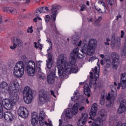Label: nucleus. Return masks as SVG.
I'll return each instance as SVG.
<instances>
[{"mask_svg": "<svg viewBox=\"0 0 126 126\" xmlns=\"http://www.w3.org/2000/svg\"><path fill=\"white\" fill-rule=\"evenodd\" d=\"M100 4H102V5H103V6H104V7H106V4H105V3L104 2L102 1H100Z\"/></svg>", "mask_w": 126, "mask_h": 126, "instance_id": "obj_59", "label": "nucleus"}, {"mask_svg": "<svg viewBox=\"0 0 126 126\" xmlns=\"http://www.w3.org/2000/svg\"><path fill=\"white\" fill-rule=\"evenodd\" d=\"M36 69L39 73H41V67H36Z\"/></svg>", "mask_w": 126, "mask_h": 126, "instance_id": "obj_55", "label": "nucleus"}, {"mask_svg": "<svg viewBox=\"0 0 126 126\" xmlns=\"http://www.w3.org/2000/svg\"><path fill=\"white\" fill-rule=\"evenodd\" d=\"M111 59L112 62H120V55L116 52H112L111 53Z\"/></svg>", "mask_w": 126, "mask_h": 126, "instance_id": "obj_23", "label": "nucleus"}, {"mask_svg": "<svg viewBox=\"0 0 126 126\" xmlns=\"http://www.w3.org/2000/svg\"><path fill=\"white\" fill-rule=\"evenodd\" d=\"M42 13H45L46 11L49 10V8L48 7H42L40 8Z\"/></svg>", "mask_w": 126, "mask_h": 126, "instance_id": "obj_38", "label": "nucleus"}, {"mask_svg": "<svg viewBox=\"0 0 126 126\" xmlns=\"http://www.w3.org/2000/svg\"><path fill=\"white\" fill-rule=\"evenodd\" d=\"M36 69V65L35 62L33 61H30L28 63L27 66V71L29 76H34L35 75V70Z\"/></svg>", "mask_w": 126, "mask_h": 126, "instance_id": "obj_9", "label": "nucleus"}, {"mask_svg": "<svg viewBox=\"0 0 126 126\" xmlns=\"http://www.w3.org/2000/svg\"><path fill=\"white\" fill-rule=\"evenodd\" d=\"M100 117H101V121H105L106 120V116H107V112L105 109H101L98 113Z\"/></svg>", "mask_w": 126, "mask_h": 126, "instance_id": "obj_27", "label": "nucleus"}, {"mask_svg": "<svg viewBox=\"0 0 126 126\" xmlns=\"http://www.w3.org/2000/svg\"><path fill=\"white\" fill-rule=\"evenodd\" d=\"M45 119H46V113H45L44 111H41L38 118L40 126H43L44 125H46V126H53V125H52V121H50L49 123H48L46 121H45Z\"/></svg>", "mask_w": 126, "mask_h": 126, "instance_id": "obj_11", "label": "nucleus"}, {"mask_svg": "<svg viewBox=\"0 0 126 126\" xmlns=\"http://www.w3.org/2000/svg\"><path fill=\"white\" fill-rule=\"evenodd\" d=\"M111 41V39L109 38V37L106 38V42H110Z\"/></svg>", "mask_w": 126, "mask_h": 126, "instance_id": "obj_63", "label": "nucleus"}, {"mask_svg": "<svg viewBox=\"0 0 126 126\" xmlns=\"http://www.w3.org/2000/svg\"><path fill=\"white\" fill-rule=\"evenodd\" d=\"M31 124L32 126H36L38 124V113L33 112L32 114Z\"/></svg>", "mask_w": 126, "mask_h": 126, "instance_id": "obj_22", "label": "nucleus"}, {"mask_svg": "<svg viewBox=\"0 0 126 126\" xmlns=\"http://www.w3.org/2000/svg\"><path fill=\"white\" fill-rule=\"evenodd\" d=\"M38 77L40 79H45L46 78V76H45V75L44 74L42 75V73L38 74Z\"/></svg>", "mask_w": 126, "mask_h": 126, "instance_id": "obj_40", "label": "nucleus"}, {"mask_svg": "<svg viewBox=\"0 0 126 126\" xmlns=\"http://www.w3.org/2000/svg\"><path fill=\"white\" fill-rule=\"evenodd\" d=\"M82 44V41L80 40L78 44H77L78 47H80L81 46V44Z\"/></svg>", "mask_w": 126, "mask_h": 126, "instance_id": "obj_58", "label": "nucleus"}, {"mask_svg": "<svg viewBox=\"0 0 126 126\" xmlns=\"http://www.w3.org/2000/svg\"><path fill=\"white\" fill-rule=\"evenodd\" d=\"M27 32L33 33V29H32V27L29 28L28 30H27Z\"/></svg>", "mask_w": 126, "mask_h": 126, "instance_id": "obj_45", "label": "nucleus"}, {"mask_svg": "<svg viewBox=\"0 0 126 126\" xmlns=\"http://www.w3.org/2000/svg\"><path fill=\"white\" fill-rule=\"evenodd\" d=\"M52 71L47 70V81L49 84H53L55 81V77L59 78L61 77L56 76V68H54Z\"/></svg>", "mask_w": 126, "mask_h": 126, "instance_id": "obj_10", "label": "nucleus"}, {"mask_svg": "<svg viewBox=\"0 0 126 126\" xmlns=\"http://www.w3.org/2000/svg\"><path fill=\"white\" fill-rule=\"evenodd\" d=\"M81 98H82V96L79 95L78 93L75 92L74 96L71 97V99L74 102H76L77 101H81L82 100Z\"/></svg>", "mask_w": 126, "mask_h": 126, "instance_id": "obj_24", "label": "nucleus"}, {"mask_svg": "<svg viewBox=\"0 0 126 126\" xmlns=\"http://www.w3.org/2000/svg\"><path fill=\"white\" fill-rule=\"evenodd\" d=\"M97 107H98V105L96 103H94L92 106L91 110L90 112V117H89V119H91L93 120H94V118L97 115V111L98 110Z\"/></svg>", "mask_w": 126, "mask_h": 126, "instance_id": "obj_16", "label": "nucleus"}, {"mask_svg": "<svg viewBox=\"0 0 126 126\" xmlns=\"http://www.w3.org/2000/svg\"><path fill=\"white\" fill-rule=\"evenodd\" d=\"M38 47L39 48L40 50H42V44H40V43H38Z\"/></svg>", "mask_w": 126, "mask_h": 126, "instance_id": "obj_62", "label": "nucleus"}, {"mask_svg": "<svg viewBox=\"0 0 126 126\" xmlns=\"http://www.w3.org/2000/svg\"><path fill=\"white\" fill-rule=\"evenodd\" d=\"M126 100L124 99L121 101L120 105L117 112L118 114H123V113H125V112H126Z\"/></svg>", "mask_w": 126, "mask_h": 126, "instance_id": "obj_17", "label": "nucleus"}, {"mask_svg": "<svg viewBox=\"0 0 126 126\" xmlns=\"http://www.w3.org/2000/svg\"><path fill=\"white\" fill-rule=\"evenodd\" d=\"M53 66V58L52 57H48V59L46 61V66L47 68V69H46V72H47V70H49V71H52V69H54V68H52V66ZM51 68H52L51 69Z\"/></svg>", "mask_w": 126, "mask_h": 126, "instance_id": "obj_20", "label": "nucleus"}, {"mask_svg": "<svg viewBox=\"0 0 126 126\" xmlns=\"http://www.w3.org/2000/svg\"><path fill=\"white\" fill-rule=\"evenodd\" d=\"M57 68L59 77H61V78L69 72L76 73L78 71V68L75 65V63H71V60H70V63L68 64L66 62V56L63 54H60L58 58Z\"/></svg>", "mask_w": 126, "mask_h": 126, "instance_id": "obj_2", "label": "nucleus"}, {"mask_svg": "<svg viewBox=\"0 0 126 126\" xmlns=\"http://www.w3.org/2000/svg\"><path fill=\"white\" fill-rule=\"evenodd\" d=\"M86 9V6L84 4H82V6H81L80 11H84Z\"/></svg>", "mask_w": 126, "mask_h": 126, "instance_id": "obj_43", "label": "nucleus"}, {"mask_svg": "<svg viewBox=\"0 0 126 126\" xmlns=\"http://www.w3.org/2000/svg\"><path fill=\"white\" fill-rule=\"evenodd\" d=\"M46 42L47 43H50V44H52V41H51V39L49 38H47Z\"/></svg>", "mask_w": 126, "mask_h": 126, "instance_id": "obj_53", "label": "nucleus"}, {"mask_svg": "<svg viewBox=\"0 0 126 126\" xmlns=\"http://www.w3.org/2000/svg\"><path fill=\"white\" fill-rule=\"evenodd\" d=\"M121 38H124V36H125V32H124V31H121Z\"/></svg>", "mask_w": 126, "mask_h": 126, "instance_id": "obj_49", "label": "nucleus"}, {"mask_svg": "<svg viewBox=\"0 0 126 126\" xmlns=\"http://www.w3.org/2000/svg\"><path fill=\"white\" fill-rule=\"evenodd\" d=\"M37 17H35V18H34V19H33V21L34 22H37Z\"/></svg>", "mask_w": 126, "mask_h": 126, "instance_id": "obj_64", "label": "nucleus"}, {"mask_svg": "<svg viewBox=\"0 0 126 126\" xmlns=\"http://www.w3.org/2000/svg\"><path fill=\"white\" fill-rule=\"evenodd\" d=\"M88 118V114L85 113L82 114V117L79 120L78 122V126H83L85 125V123L87 121V118Z\"/></svg>", "mask_w": 126, "mask_h": 126, "instance_id": "obj_18", "label": "nucleus"}, {"mask_svg": "<svg viewBox=\"0 0 126 126\" xmlns=\"http://www.w3.org/2000/svg\"><path fill=\"white\" fill-rule=\"evenodd\" d=\"M118 42H121V37H117L115 38V44L118 43Z\"/></svg>", "mask_w": 126, "mask_h": 126, "instance_id": "obj_47", "label": "nucleus"}, {"mask_svg": "<svg viewBox=\"0 0 126 126\" xmlns=\"http://www.w3.org/2000/svg\"><path fill=\"white\" fill-rule=\"evenodd\" d=\"M19 99V96L18 94H17V93H15L13 94L10 99H4L2 101V104L5 110H7L8 111H10L13 108V106L17 103Z\"/></svg>", "mask_w": 126, "mask_h": 126, "instance_id": "obj_3", "label": "nucleus"}, {"mask_svg": "<svg viewBox=\"0 0 126 126\" xmlns=\"http://www.w3.org/2000/svg\"><path fill=\"white\" fill-rule=\"evenodd\" d=\"M101 20H102V17L101 16L98 17V19L95 20V22L94 25L96 26L97 25V24H96V22H100V21H101Z\"/></svg>", "mask_w": 126, "mask_h": 126, "instance_id": "obj_41", "label": "nucleus"}, {"mask_svg": "<svg viewBox=\"0 0 126 126\" xmlns=\"http://www.w3.org/2000/svg\"><path fill=\"white\" fill-rule=\"evenodd\" d=\"M61 6H60L52 5V6L51 13L52 14L51 15V19L54 23L55 26H56V23L55 21H56V18L57 17V15L58 14V9H59V8Z\"/></svg>", "mask_w": 126, "mask_h": 126, "instance_id": "obj_14", "label": "nucleus"}, {"mask_svg": "<svg viewBox=\"0 0 126 126\" xmlns=\"http://www.w3.org/2000/svg\"><path fill=\"white\" fill-rule=\"evenodd\" d=\"M94 73V77L93 78V73L92 72H90V74H91L90 76V81H89V85L90 87H94L96 88L97 87V85L95 84V81L97 80L98 77H99V69L97 68V67H95L94 69H92Z\"/></svg>", "mask_w": 126, "mask_h": 126, "instance_id": "obj_7", "label": "nucleus"}, {"mask_svg": "<svg viewBox=\"0 0 126 126\" xmlns=\"http://www.w3.org/2000/svg\"><path fill=\"white\" fill-rule=\"evenodd\" d=\"M35 13H36L35 15L36 16H38V15H39V14H40V13H42V11L41 10V8H38L37 9H36Z\"/></svg>", "mask_w": 126, "mask_h": 126, "instance_id": "obj_39", "label": "nucleus"}, {"mask_svg": "<svg viewBox=\"0 0 126 126\" xmlns=\"http://www.w3.org/2000/svg\"><path fill=\"white\" fill-rule=\"evenodd\" d=\"M84 109H85V108H84V107L82 106V107H80V108H79V111H83V110H84Z\"/></svg>", "mask_w": 126, "mask_h": 126, "instance_id": "obj_60", "label": "nucleus"}, {"mask_svg": "<svg viewBox=\"0 0 126 126\" xmlns=\"http://www.w3.org/2000/svg\"><path fill=\"white\" fill-rule=\"evenodd\" d=\"M104 45H107V46H110V43L108 42H104Z\"/></svg>", "mask_w": 126, "mask_h": 126, "instance_id": "obj_61", "label": "nucleus"}, {"mask_svg": "<svg viewBox=\"0 0 126 126\" xmlns=\"http://www.w3.org/2000/svg\"><path fill=\"white\" fill-rule=\"evenodd\" d=\"M117 19H116V20H119V18H122V15H120V14H119L118 16H117Z\"/></svg>", "mask_w": 126, "mask_h": 126, "instance_id": "obj_56", "label": "nucleus"}, {"mask_svg": "<svg viewBox=\"0 0 126 126\" xmlns=\"http://www.w3.org/2000/svg\"><path fill=\"white\" fill-rule=\"evenodd\" d=\"M84 93L88 97H90V88L87 84H86L84 87Z\"/></svg>", "mask_w": 126, "mask_h": 126, "instance_id": "obj_25", "label": "nucleus"}, {"mask_svg": "<svg viewBox=\"0 0 126 126\" xmlns=\"http://www.w3.org/2000/svg\"><path fill=\"white\" fill-rule=\"evenodd\" d=\"M92 126H101V125L98 124V122L94 121L92 124Z\"/></svg>", "mask_w": 126, "mask_h": 126, "instance_id": "obj_42", "label": "nucleus"}, {"mask_svg": "<svg viewBox=\"0 0 126 126\" xmlns=\"http://www.w3.org/2000/svg\"><path fill=\"white\" fill-rule=\"evenodd\" d=\"M23 45V42H22V41L21 40V39H20V38H17L16 41L14 42L13 46H10V48L11 50H15L17 46H19V47H22Z\"/></svg>", "mask_w": 126, "mask_h": 126, "instance_id": "obj_19", "label": "nucleus"}, {"mask_svg": "<svg viewBox=\"0 0 126 126\" xmlns=\"http://www.w3.org/2000/svg\"><path fill=\"white\" fill-rule=\"evenodd\" d=\"M39 101L41 104L48 103V102H49L50 99H51L50 96L48 95L46 93V92L44 91H41L39 92Z\"/></svg>", "mask_w": 126, "mask_h": 126, "instance_id": "obj_12", "label": "nucleus"}, {"mask_svg": "<svg viewBox=\"0 0 126 126\" xmlns=\"http://www.w3.org/2000/svg\"><path fill=\"white\" fill-rule=\"evenodd\" d=\"M107 95V94L105 93H102L100 96V99L99 100V103L101 106H104L105 105V96Z\"/></svg>", "mask_w": 126, "mask_h": 126, "instance_id": "obj_29", "label": "nucleus"}, {"mask_svg": "<svg viewBox=\"0 0 126 126\" xmlns=\"http://www.w3.org/2000/svg\"><path fill=\"white\" fill-rule=\"evenodd\" d=\"M24 100L26 104H30L33 99V94L30 87L27 86L24 88L23 91Z\"/></svg>", "mask_w": 126, "mask_h": 126, "instance_id": "obj_5", "label": "nucleus"}, {"mask_svg": "<svg viewBox=\"0 0 126 126\" xmlns=\"http://www.w3.org/2000/svg\"><path fill=\"white\" fill-rule=\"evenodd\" d=\"M121 80L123 81H126V73L121 74Z\"/></svg>", "mask_w": 126, "mask_h": 126, "instance_id": "obj_36", "label": "nucleus"}, {"mask_svg": "<svg viewBox=\"0 0 126 126\" xmlns=\"http://www.w3.org/2000/svg\"><path fill=\"white\" fill-rule=\"evenodd\" d=\"M18 25H19V26H20L21 27L22 26H23V23H22V22H21V21H19Z\"/></svg>", "mask_w": 126, "mask_h": 126, "instance_id": "obj_52", "label": "nucleus"}, {"mask_svg": "<svg viewBox=\"0 0 126 126\" xmlns=\"http://www.w3.org/2000/svg\"><path fill=\"white\" fill-rule=\"evenodd\" d=\"M116 126H126V123H123L122 124L117 123Z\"/></svg>", "mask_w": 126, "mask_h": 126, "instance_id": "obj_48", "label": "nucleus"}, {"mask_svg": "<svg viewBox=\"0 0 126 126\" xmlns=\"http://www.w3.org/2000/svg\"><path fill=\"white\" fill-rule=\"evenodd\" d=\"M45 20L47 23L49 22V21L50 20V16L49 15H47L46 17H45Z\"/></svg>", "mask_w": 126, "mask_h": 126, "instance_id": "obj_44", "label": "nucleus"}, {"mask_svg": "<svg viewBox=\"0 0 126 126\" xmlns=\"http://www.w3.org/2000/svg\"><path fill=\"white\" fill-rule=\"evenodd\" d=\"M114 85H112L110 86V88L111 90V95L110 93L108 94L107 96L106 97V99L107 100L106 103V106L107 108H110L111 107L112 104L114 103V101L115 99H116V97H117V88H118V85L117 83L115 82L114 83Z\"/></svg>", "mask_w": 126, "mask_h": 126, "instance_id": "obj_4", "label": "nucleus"}, {"mask_svg": "<svg viewBox=\"0 0 126 126\" xmlns=\"http://www.w3.org/2000/svg\"><path fill=\"white\" fill-rule=\"evenodd\" d=\"M62 125H63V120H62V119H60L59 126H62Z\"/></svg>", "mask_w": 126, "mask_h": 126, "instance_id": "obj_54", "label": "nucleus"}, {"mask_svg": "<svg viewBox=\"0 0 126 126\" xmlns=\"http://www.w3.org/2000/svg\"><path fill=\"white\" fill-rule=\"evenodd\" d=\"M13 73L16 77H21L24 74V64L22 62H19L16 64Z\"/></svg>", "mask_w": 126, "mask_h": 126, "instance_id": "obj_6", "label": "nucleus"}, {"mask_svg": "<svg viewBox=\"0 0 126 126\" xmlns=\"http://www.w3.org/2000/svg\"><path fill=\"white\" fill-rule=\"evenodd\" d=\"M43 28L42 27H40L39 28H38L37 29V32H38V33H40V31H41V30H42Z\"/></svg>", "mask_w": 126, "mask_h": 126, "instance_id": "obj_50", "label": "nucleus"}, {"mask_svg": "<svg viewBox=\"0 0 126 126\" xmlns=\"http://www.w3.org/2000/svg\"><path fill=\"white\" fill-rule=\"evenodd\" d=\"M119 64H120V62H112L113 68L114 69H117L119 67Z\"/></svg>", "mask_w": 126, "mask_h": 126, "instance_id": "obj_34", "label": "nucleus"}, {"mask_svg": "<svg viewBox=\"0 0 126 126\" xmlns=\"http://www.w3.org/2000/svg\"><path fill=\"white\" fill-rule=\"evenodd\" d=\"M18 114L20 117L26 119L28 118V110L24 107H20L18 110Z\"/></svg>", "mask_w": 126, "mask_h": 126, "instance_id": "obj_15", "label": "nucleus"}, {"mask_svg": "<svg viewBox=\"0 0 126 126\" xmlns=\"http://www.w3.org/2000/svg\"><path fill=\"white\" fill-rule=\"evenodd\" d=\"M97 40L91 38L90 39L88 43L85 44L81 50L78 48L74 49L71 52L70 61L72 63H76V59L82 60L85 58V54L89 56H92L95 53V49L97 47Z\"/></svg>", "mask_w": 126, "mask_h": 126, "instance_id": "obj_1", "label": "nucleus"}, {"mask_svg": "<svg viewBox=\"0 0 126 126\" xmlns=\"http://www.w3.org/2000/svg\"><path fill=\"white\" fill-rule=\"evenodd\" d=\"M50 92L51 95H53L54 97L56 98V96L55 95V92L53 90L50 91Z\"/></svg>", "mask_w": 126, "mask_h": 126, "instance_id": "obj_51", "label": "nucleus"}, {"mask_svg": "<svg viewBox=\"0 0 126 126\" xmlns=\"http://www.w3.org/2000/svg\"><path fill=\"white\" fill-rule=\"evenodd\" d=\"M3 118V109L2 108V104L0 103V119Z\"/></svg>", "mask_w": 126, "mask_h": 126, "instance_id": "obj_33", "label": "nucleus"}, {"mask_svg": "<svg viewBox=\"0 0 126 126\" xmlns=\"http://www.w3.org/2000/svg\"><path fill=\"white\" fill-rule=\"evenodd\" d=\"M122 86V89H126V81L121 80L120 83L118 84L117 89H120Z\"/></svg>", "mask_w": 126, "mask_h": 126, "instance_id": "obj_30", "label": "nucleus"}, {"mask_svg": "<svg viewBox=\"0 0 126 126\" xmlns=\"http://www.w3.org/2000/svg\"><path fill=\"white\" fill-rule=\"evenodd\" d=\"M111 46L112 49L115 48V45H116V34L113 33L111 35Z\"/></svg>", "mask_w": 126, "mask_h": 126, "instance_id": "obj_28", "label": "nucleus"}, {"mask_svg": "<svg viewBox=\"0 0 126 126\" xmlns=\"http://www.w3.org/2000/svg\"><path fill=\"white\" fill-rule=\"evenodd\" d=\"M7 87H8V84L6 82L3 81L0 84V89L4 90V91L7 89Z\"/></svg>", "mask_w": 126, "mask_h": 126, "instance_id": "obj_31", "label": "nucleus"}, {"mask_svg": "<svg viewBox=\"0 0 126 126\" xmlns=\"http://www.w3.org/2000/svg\"><path fill=\"white\" fill-rule=\"evenodd\" d=\"M19 84L16 82H11L8 86L7 90L8 92H12L13 93H17L19 91Z\"/></svg>", "mask_w": 126, "mask_h": 126, "instance_id": "obj_13", "label": "nucleus"}, {"mask_svg": "<svg viewBox=\"0 0 126 126\" xmlns=\"http://www.w3.org/2000/svg\"><path fill=\"white\" fill-rule=\"evenodd\" d=\"M41 63H42V61H37L36 62V67H40Z\"/></svg>", "mask_w": 126, "mask_h": 126, "instance_id": "obj_46", "label": "nucleus"}, {"mask_svg": "<svg viewBox=\"0 0 126 126\" xmlns=\"http://www.w3.org/2000/svg\"><path fill=\"white\" fill-rule=\"evenodd\" d=\"M3 118H4L6 121L12 122V121L14 120V115L11 113V112H6L4 113V116L3 115Z\"/></svg>", "mask_w": 126, "mask_h": 126, "instance_id": "obj_21", "label": "nucleus"}, {"mask_svg": "<svg viewBox=\"0 0 126 126\" xmlns=\"http://www.w3.org/2000/svg\"><path fill=\"white\" fill-rule=\"evenodd\" d=\"M3 11L11 12L12 14H16V10L14 8L5 7L3 8Z\"/></svg>", "mask_w": 126, "mask_h": 126, "instance_id": "obj_26", "label": "nucleus"}, {"mask_svg": "<svg viewBox=\"0 0 126 126\" xmlns=\"http://www.w3.org/2000/svg\"><path fill=\"white\" fill-rule=\"evenodd\" d=\"M78 108H79V104L78 103H75L73 108L71 109L68 108L66 110V117L67 119H71L72 115H75L78 112Z\"/></svg>", "mask_w": 126, "mask_h": 126, "instance_id": "obj_8", "label": "nucleus"}, {"mask_svg": "<svg viewBox=\"0 0 126 126\" xmlns=\"http://www.w3.org/2000/svg\"><path fill=\"white\" fill-rule=\"evenodd\" d=\"M96 80H95V84L96 85V87L94 88V87H91V88H94V89H96V88L99 87H102V85H103V84H102V83L100 82V83H96Z\"/></svg>", "mask_w": 126, "mask_h": 126, "instance_id": "obj_37", "label": "nucleus"}, {"mask_svg": "<svg viewBox=\"0 0 126 126\" xmlns=\"http://www.w3.org/2000/svg\"><path fill=\"white\" fill-rule=\"evenodd\" d=\"M96 59V58H95V57H92V58H91L90 59V61H91V62H93V61H94V60H95Z\"/></svg>", "mask_w": 126, "mask_h": 126, "instance_id": "obj_57", "label": "nucleus"}, {"mask_svg": "<svg viewBox=\"0 0 126 126\" xmlns=\"http://www.w3.org/2000/svg\"><path fill=\"white\" fill-rule=\"evenodd\" d=\"M121 55L126 56V45L121 50Z\"/></svg>", "mask_w": 126, "mask_h": 126, "instance_id": "obj_35", "label": "nucleus"}, {"mask_svg": "<svg viewBox=\"0 0 126 126\" xmlns=\"http://www.w3.org/2000/svg\"><path fill=\"white\" fill-rule=\"evenodd\" d=\"M53 47L52 46H50L47 50V54H48V58H52V53L53 52L52 51V49Z\"/></svg>", "mask_w": 126, "mask_h": 126, "instance_id": "obj_32", "label": "nucleus"}]
</instances>
